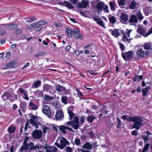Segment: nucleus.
Wrapping results in <instances>:
<instances>
[{
	"label": "nucleus",
	"mask_w": 152,
	"mask_h": 152,
	"mask_svg": "<svg viewBox=\"0 0 152 152\" xmlns=\"http://www.w3.org/2000/svg\"><path fill=\"white\" fill-rule=\"evenodd\" d=\"M124 120H126L129 122H133L134 124L132 128H135L138 130L140 127L143 125L142 117L138 116L129 117V115H124L122 116Z\"/></svg>",
	"instance_id": "obj_1"
},
{
	"label": "nucleus",
	"mask_w": 152,
	"mask_h": 152,
	"mask_svg": "<svg viewBox=\"0 0 152 152\" xmlns=\"http://www.w3.org/2000/svg\"><path fill=\"white\" fill-rule=\"evenodd\" d=\"M74 107L73 106H70L68 107L67 109L68 113L69 115V120H72V127L75 129L76 130L79 128L80 125L79 122V118L77 116L76 114L73 113L72 112L73 110Z\"/></svg>",
	"instance_id": "obj_2"
},
{
	"label": "nucleus",
	"mask_w": 152,
	"mask_h": 152,
	"mask_svg": "<svg viewBox=\"0 0 152 152\" xmlns=\"http://www.w3.org/2000/svg\"><path fill=\"white\" fill-rule=\"evenodd\" d=\"M70 143L66 139L63 137H58L56 142L55 143V145L61 149L64 148L66 145H69Z\"/></svg>",
	"instance_id": "obj_3"
},
{
	"label": "nucleus",
	"mask_w": 152,
	"mask_h": 152,
	"mask_svg": "<svg viewBox=\"0 0 152 152\" xmlns=\"http://www.w3.org/2000/svg\"><path fill=\"white\" fill-rule=\"evenodd\" d=\"M55 88L57 91L61 93V94L62 95L67 94L68 93V90L65 87L61 86L56 85L55 86Z\"/></svg>",
	"instance_id": "obj_4"
},
{
	"label": "nucleus",
	"mask_w": 152,
	"mask_h": 152,
	"mask_svg": "<svg viewBox=\"0 0 152 152\" xmlns=\"http://www.w3.org/2000/svg\"><path fill=\"white\" fill-rule=\"evenodd\" d=\"M30 117L31 119L29 120L30 123L34 126L36 129H37L39 127L38 126L40 125V124L37 121V117L35 115H33L31 116Z\"/></svg>",
	"instance_id": "obj_5"
},
{
	"label": "nucleus",
	"mask_w": 152,
	"mask_h": 152,
	"mask_svg": "<svg viewBox=\"0 0 152 152\" xmlns=\"http://www.w3.org/2000/svg\"><path fill=\"white\" fill-rule=\"evenodd\" d=\"M133 54L132 51L125 52L122 53V56L123 59L126 61H128L132 58Z\"/></svg>",
	"instance_id": "obj_6"
},
{
	"label": "nucleus",
	"mask_w": 152,
	"mask_h": 152,
	"mask_svg": "<svg viewBox=\"0 0 152 152\" xmlns=\"http://www.w3.org/2000/svg\"><path fill=\"white\" fill-rule=\"evenodd\" d=\"M33 138L35 139H39L42 136V132L41 131L35 130L32 133Z\"/></svg>",
	"instance_id": "obj_7"
},
{
	"label": "nucleus",
	"mask_w": 152,
	"mask_h": 152,
	"mask_svg": "<svg viewBox=\"0 0 152 152\" xmlns=\"http://www.w3.org/2000/svg\"><path fill=\"white\" fill-rule=\"evenodd\" d=\"M58 128L60 131H61L64 134H66L67 132L66 130H68L70 132L74 131L71 128H70L67 126H65L63 125L59 126L58 127Z\"/></svg>",
	"instance_id": "obj_8"
},
{
	"label": "nucleus",
	"mask_w": 152,
	"mask_h": 152,
	"mask_svg": "<svg viewBox=\"0 0 152 152\" xmlns=\"http://www.w3.org/2000/svg\"><path fill=\"white\" fill-rule=\"evenodd\" d=\"M73 36L75 38L79 39H81L83 38V36L80 34L78 29L74 28L73 29Z\"/></svg>",
	"instance_id": "obj_9"
},
{
	"label": "nucleus",
	"mask_w": 152,
	"mask_h": 152,
	"mask_svg": "<svg viewBox=\"0 0 152 152\" xmlns=\"http://www.w3.org/2000/svg\"><path fill=\"white\" fill-rule=\"evenodd\" d=\"M89 2L87 0H82L80 2L78 3L77 4V7L79 8H86Z\"/></svg>",
	"instance_id": "obj_10"
},
{
	"label": "nucleus",
	"mask_w": 152,
	"mask_h": 152,
	"mask_svg": "<svg viewBox=\"0 0 152 152\" xmlns=\"http://www.w3.org/2000/svg\"><path fill=\"white\" fill-rule=\"evenodd\" d=\"M42 111L48 117H50L51 113L49 108L48 106L46 105L44 106L42 109Z\"/></svg>",
	"instance_id": "obj_11"
},
{
	"label": "nucleus",
	"mask_w": 152,
	"mask_h": 152,
	"mask_svg": "<svg viewBox=\"0 0 152 152\" xmlns=\"http://www.w3.org/2000/svg\"><path fill=\"white\" fill-rule=\"evenodd\" d=\"M18 27L17 24L16 23H11L6 24L4 26L5 28L7 29H14L17 28Z\"/></svg>",
	"instance_id": "obj_12"
},
{
	"label": "nucleus",
	"mask_w": 152,
	"mask_h": 152,
	"mask_svg": "<svg viewBox=\"0 0 152 152\" xmlns=\"http://www.w3.org/2000/svg\"><path fill=\"white\" fill-rule=\"evenodd\" d=\"M44 149H45L46 152H57L58 151V149L54 146H46Z\"/></svg>",
	"instance_id": "obj_13"
},
{
	"label": "nucleus",
	"mask_w": 152,
	"mask_h": 152,
	"mask_svg": "<svg viewBox=\"0 0 152 152\" xmlns=\"http://www.w3.org/2000/svg\"><path fill=\"white\" fill-rule=\"evenodd\" d=\"M56 119L57 120H61L64 118V115L61 110L58 111L55 115Z\"/></svg>",
	"instance_id": "obj_14"
},
{
	"label": "nucleus",
	"mask_w": 152,
	"mask_h": 152,
	"mask_svg": "<svg viewBox=\"0 0 152 152\" xmlns=\"http://www.w3.org/2000/svg\"><path fill=\"white\" fill-rule=\"evenodd\" d=\"M105 6V4L102 1L98 2L96 8L99 12H101Z\"/></svg>",
	"instance_id": "obj_15"
},
{
	"label": "nucleus",
	"mask_w": 152,
	"mask_h": 152,
	"mask_svg": "<svg viewBox=\"0 0 152 152\" xmlns=\"http://www.w3.org/2000/svg\"><path fill=\"white\" fill-rule=\"evenodd\" d=\"M94 20L96 22V23L101 26L104 28H105V25L103 21L101 18L99 19L95 17L93 18Z\"/></svg>",
	"instance_id": "obj_16"
},
{
	"label": "nucleus",
	"mask_w": 152,
	"mask_h": 152,
	"mask_svg": "<svg viewBox=\"0 0 152 152\" xmlns=\"http://www.w3.org/2000/svg\"><path fill=\"white\" fill-rule=\"evenodd\" d=\"M121 22L124 23L126 22L128 19V15L125 13H122L120 16Z\"/></svg>",
	"instance_id": "obj_17"
},
{
	"label": "nucleus",
	"mask_w": 152,
	"mask_h": 152,
	"mask_svg": "<svg viewBox=\"0 0 152 152\" xmlns=\"http://www.w3.org/2000/svg\"><path fill=\"white\" fill-rule=\"evenodd\" d=\"M149 135H151V134L148 131L145 132L144 134L142 135V138L144 140L145 142H148L149 140L150 139V137H149Z\"/></svg>",
	"instance_id": "obj_18"
},
{
	"label": "nucleus",
	"mask_w": 152,
	"mask_h": 152,
	"mask_svg": "<svg viewBox=\"0 0 152 152\" xmlns=\"http://www.w3.org/2000/svg\"><path fill=\"white\" fill-rule=\"evenodd\" d=\"M119 29H115L114 30L111 29L109 30V31L111 32L112 35L117 37L118 36H120V34L119 31Z\"/></svg>",
	"instance_id": "obj_19"
},
{
	"label": "nucleus",
	"mask_w": 152,
	"mask_h": 152,
	"mask_svg": "<svg viewBox=\"0 0 152 152\" xmlns=\"http://www.w3.org/2000/svg\"><path fill=\"white\" fill-rule=\"evenodd\" d=\"M145 27H143L141 26H139L137 28V32L139 33L141 35H143L146 31Z\"/></svg>",
	"instance_id": "obj_20"
},
{
	"label": "nucleus",
	"mask_w": 152,
	"mask_h": 152,
	"mask_svg": "<svg viewBox=\"0 0 152 152\" xmlns=\"http://www.w3.org/2000/svg\"><path fill=\"white\" fill-rule=\"evenodd\" d=\"M138 21V20L136 16L134 15H132L130 16L129 21L130 23H137Z\"/></svg>",
	"instance_id": "obj_21"
},
{
	"label": "nucleus",
	"mask_w": 152,
	"mask_h": 152,
	"mask_svg": "<svg viewBox=\"0 0 152 152\" xmlns=\"http://www.w3.org/2000/svg\"><path fill=\"white\" fill-rule=\"evenodd\" d=\"M84 148L87 149L91 150L93 147V145L90 143L89 142H86L82 146Z\"/></svg>",
	"instance_id": "obj_22"
},
{
	"label": "nucleus",
	"mask_w": 152,
	"mask_h": 152,
	"mask_svg": "<svg viewBox=\"0 0 152 152\" xmlns=\"http://www.w3.org/2000/svg\"><path fill=\"white\" fill-rule=\"evenodd\" d=\"M28 148V144L27 143L23 142V145L21 146L20 150L21 152H22L23 151L27 150Z\"/></svg>",
	"instance_id": "obj_23"
},
{
	"label": "nucleus",
	"mask_w": 152,
	"mask_h": 152,
	"mask_svg": "<svg viewBox=\"0 0 152 152\" xmlns=\"http://www.w3.org/2000/svg\"><path fill=\"white\" fill-rule=\"evenodd\" d=\"M143 47L145 50L152 49V45L150 43L145 42L143 45Z\"/></svg>",
	"instance_id": "obj_24"
},
{
	"label": "nucleus",
	"mask_w": 152,
	"mask_h": 152,
	"mask_svg": "<svg viewBox=\"0 0 152 152\" xmlns=\"http://www.w3.org/2000/svg\"><path fill=\"white\" fill-rule=\"evenodd\" d=\"M63 4L64 6L70 9H72L74 8L73 6L68 1H64Z\"/></svg>",
	"instance_id": "obj_25"
},
{
	"label": "nucleus",
	"mask_w": 152,
	"mask_h": 152,
	"mask_svg": "<svg viewBox=\"0 0 152 152\" xmlns=\"http://www.w3.org/2000/svg\"><path fill=\"white\" fill-rule=\"evenodd\" d=\"M150 87L147 86L144 89L142 90V96L144 97L146 94L147 92H149L150 89Z\"/></svg>",
	"instance_id": "obj_26"
},
{
	"label": "nucleus",
	"mask_w": 152,
	"mask_h": 152,
	"mask_svg": "<svg viewBox=\"0 0 152 152\" xmlns=\"http://www.w3.org/2000/svg\"><path fill=\"white\" fill-rule=\"evenodd\" d=\"M142 75H137V76H134V77L132 79L134 82H135L136 81L138 82H140L142 79Z\"/></svg>",
	"instance_id": "obj_27"
},
{
	"label": "nucleus",
	"mask_w": 152,
	"mask_h": 152,
	"mask_svg": "<svg viewBox=\"0 0 152 152\" xmlns=\"http://www.w3.org/2000/svg\"><path fill=\"white\" fill-rule=\"evenodd\" d=\"M72 31L69 28H67L66 29V33L67 35L69 37H72Z\"/></svg>",
	"instance_id": "obj_28"
},
{
	"label": "nucleus",
	"mask_w": 152,
	"mask_h": 152,
	"mask_svg": "<svg viewBox=\"0 0 152 152\" xmlns=\"http://www.w3.org/2000/svg\"><path fill=\"white\" fill-rule=\"evenodd\" d=\"M137 54L139 57H143L145 56V52L141 49L138 50L137 52Z\"/></svg>",
	"instance_id": "obj_29"
},
{
	"label": "nucleus",
	"mask_w": 152,
	"mask_h": 152,
	"mask_svg": "<svg viewBox=\"0 0 152 152\" xmlns=\"http://www.w3.org/2000/svg\"><path fill=\"white\" fill-rule=\"evenodd\" d=\"M41 82L39 80H37L34 82V85L32 86V88H37L40 86L41 85Z\"/></svg>",
	"instance_id": "obj_30"
},
{
	"label": "nucleus",
	"mask_w": 152,
	"mask_h": 152,
	"mask_svg": "<svg viewBox=\"0 0 152 152\" xmlns=\"http://www.w3.org/2000/svg\"><path fill=\"white\" fill-rule=\"evenodd\" d=\"M137 18L140 20H142L143 19L144 17L140 10H138L137 13Z\"/></svg>",
	"instance_id": "obj_31"
},
{
	"label": "nucleus",
	"mask_w": 152,
	"mask_h": 152,
	"mask_svg": "<svg viewBox=\"0 0 152 152\" xmlns=\"http://www.w3.org/2000/svg\"><path fill=\"white\" fill-rule=\"evenodd\" d=\"M149 144L147 143L145 146L142 148V151L141 149H139V151H141V152H145L148 151L149 150Z\"/></svg>",
	"instance_id": "obj_32"
},
{
	"label": "nucleus",
	"mask_w": 152,
	"mask_h": 152,
	"mask_svg": "<svg viewBox=\"0 0 152 152\" xmlns=\"http://www.w3.org/2000/svg\"><path fill=\"white\" fill-rule=\"evenodd\" d=\"M109 5L111 10L113 11L115 10V8L116 6V4L115 2L113 1L110 2L109 3Z\"/></svg>",
	"instance_id": "obj_33"
},
{
	"label": "nucleus",
	"mask_w": 152,
	"mask_h": 152,
	"mask_svg": "<svg viewBox=\"0 0 152 152\" xmlns=\"http://www.w3.org/2000/svg\"><path fill=\"white\" fill-rule=\"evenodd\" d=\"M46 54V52L45 51L40 52L35 55L33 56L34 58H37L39 56H42Z\"/></svg>",
	"instance_id": "obj_34"
},
{
	"label": "nucleus",
	"mask_w": 152,
	"mask_h": 152,
	"mask_svg": "<svg viewBox=\"0 0 152 152\" xmlns=\"http://www.w3.org/2000/svg\"><path fill=\"white\" fill-rule=\"evenodd\" d=\"M10 96V94L8 92H5L2 96V98L4 101L8 99V98Z\"/></svg>",
	"instance_id": "obj_35"
},
{
	"label": "nucleus",
	"mask_w": 152,
	"mask_h": 152,
	"mask_svg": "<svg viewBox=\"0 0 152 152\" xmlns=\"http://www.w3.org/2000/svg\"><path fill=\"white\" fill-rule=\"evenodd\" d=\"M54 97L53 96H50L46 94L45 95L44 99L47 101H50Z\"/></svg>",
	"instance_id": "obj_36"
},
{
	"label": "nucleus",
	"mask_w": 152,
	"mask_h": 152,
	"mask_svg": "<svg viewBox=\"0 0 152 152\" xmlns=\"http://www.w3.org/2000/svg\"><path fill=\"white\" fill-rule=\"evenodd\" d=\"M20 106L23 110V111H25L26 108L27 104L24 102H21L20 104Z\"/></svg>",
	"instance_id": "obj_37"
},
{
	"label": "nucleus",
	"mask_w": 152,
	"mask_h": 152,
	"mask_svg": "<svg viewBox=\"0 0 152 152\" xmlns=\"http://www.w3.org/2000/svg\"><path fill=\"white\" fill-rule=\"evenodd\" d=\"M15 64V61H12L6 64V68H10L12 67Z\"/></svg>",
	"instance_id": "obj_38"
},
{
	"label": "nucleus",
	"mask_w": 152,
	"mask_h": 152,
	"mask_svg": "<svg viewBox=\"0 0 152 152\" xmlns=\"http://www.w3.org/2000/svg\"><path fill=\"white\" fill-rule=\"evenodd\" d=\"M115 17L114 16L110 17L109 19L110 23L112 24H114L116 22Z\"/></svg>",
	"instance_id": "obj_39"
},
{
	"label": "nucleus",
	"mask_w": 152,
	"mask_h": 152,
	"mask_svg": "<svg viewBox=\"0 0 152 152\" xmlns=\"http://www.w3.org/2000/svg\"><path fill=\"white\" fill-rule=\"evenodd\" d=\"M96 118L94 115H90L87 118V121L88 122L92 123L94 121V120L96 119Z\"/></svg>",
	"instance_id": "obj_40"
},
{
	"label": "nucleus",
	"mask_w": 152,
	"mask_h": 152,
	"mask_svg": "<svg viewBox=\"0 0 152 152\" xmlns=\"http://www.w3.org/2000/svg\"><path fill=\"white\" fill-rule=\"evenodd\" d=\"M29 147H30L29 149V151H30L34 149V148H34V143L32 142H30L28 144V148H29Z\"/></svg>",
	"instance_id": "obj_41"
},
{
	"label": "nucleus",
	"mask_w": 152,
	"mask_h": 152,
	"mask_svg": "<svg viewBox=\"0 0 152 152\" xmlns=\"http://www.w3.org/2000/svg\"><path fill=\"white\" fill-rule=\"evenodd\" d=\"M136 2L133 1L131 2V3L130 5V8L131 9H134L136 6Z\"/></svg>",
	"instance_id": "obj_42"
},
{
	"label": "nucleus",
	"mask_w": 152,
	"mask_h": 152,
	"mask_svg": "<svg viewBox=\"0 0 152 152\" xmlns=\"http://www.w3.org/2000/svg\"><path fill=\"white\" fill-rule=\"evenodd\" d=\"M67 97L65 96H62L61 98L62 102L64 104H67Z\"/></svg>",
	"instance_id": "obj_43"
},
{
	"label": "nucleus",
	"mask_w": 152,
	"mask_h": 152,
	"mask_svg": "<svg viewBox=\"0 0 152 152\" xmlns=\"http://www.w3.org/2000/svg\"><path fill=\"white\" fill-rule=\"evenodd\" d=\"M107 108L105 106H104L101 109V112L103 113H104L105 114H107L108 112V110H106Z\"/></svg>",
	"instance_id": "obj_44"
},
{
	"label": "nucleus",
	"mask_w": 152,
	"mask_h": 152,
	"mask_svg": "<svg viewBox=\"0 0 152 152\" xmlns=\"http://www.w3.org/2000/svg\"><path fill=\"white\" fill-rule=\"evenodd\" d=\"M16 129L15 127H11L9 128L8 129V132L10 133H14Z\"/></svg>",
	"instance_id": "obj_45"
},
{
	"label": "nucleus",
	"mask_w": 152,
	"mask_h": 152,
	"mask_svg": "<svg viewBox=\"0 0 152 152\" xmlns=\"http://www.w3.org/2000/svg\"><path fill=\"white\" fill-rule=\"evenodd\" d=\"M37 24V23H34L29 25L27 27V28L29 29H31L33 28L34 27L36 26Z\"/></svg>",
	"instance_id": "obj_46"
},
{
	"label": "nucleus",
	"mask_w": 152,
	"mask_h": 152,
	"mask_svg": "<svg viewBox=\"0 0 152 152\" xmlns=\"http://www.w3.org/2000/svg\"><path fill=\"white\" fill-rule=\"evenodd\" d=\"M125 0H121L120 1H118V3L119 6H124L126 5Z\"/></svg>",
	"instance_id": "obj_47"
},
{
	"label": "nucleus",
	"mask_w": 152,
	"mask_h": 152,
	"mask_svg": "<svg viewBox=\"0 0 152 152\" xmlns=\"http://www.w3.org/2000/svg\"><path fill=\"white\" fill-rule=\"evenodd\" d=\"M37 23V24L41 25H43L47 24V22L44 20H40Z\"/></svg>",
	"instance_id": "obj_48"
},
{
	"label": "nucleus",
	"mask_w": 152,
	"mask_h": 152,
	"mask_svg": "<svg viewBox=\"0 0 152 152\" xmlns=\"http://www.w3.org/2000/svg\"><path fill=\"white\" fill-rule=\"evenodd\" d=\"M29 106L33 110H36L37 109V106L34 104L33 102H30L29 104Z\"/></svg>",
	"instance_id": "obj_49"
},
{
	"label": "nucleus",
	"mask_w": 152,
	"mask_h": 152,
	"mask_svg": "<svg viewBox=\"0 0 152 152\" xmlns=\"http://www.w3.org/2000/svg\"><path fill=\"white\" fill-rule=\"evenodd\" d=\"M43 91H48L49 89V86L48 84H44L43 86Z\"/></svg>",
	"instance_id": "obj_50"
},
{
	"label": "nucleus",
	"mask_w": 152,
	"mask_h": 152,
	"mask_svg": "<svg viewBox=\"0 0 152 152\" xmlns=\"http://www.w3.org/2000/svg\"><path fill=\"white\" fill-rule=\"evenodd\" d=\"M22 31L20 29H17L14 32V34L17 35H18L20 34H21Z\"/></svg>",
	"instance_id": "obj_51"
},
{
	"label": "nucleus",
	"mask_w": 152,
	"mask_h": 152,
	"mask_svg": "<svg viewBox=\"0 0 152 152\" xmlns=\"http://www.w3.org/2000/svg\"><path fill=\"white\" fill-rule=\"evenodd\" d=\"M104 11V12H106L107 13H109V8L107 5H105L104 7L103 8Z\"/></svg>",
	"instance_id": "obj_52"
},
{
	"label": "nucleus",
	"mask_w": 152,
	"mask_h": 152,
	"mask_svg": "<svg viewBox=\"0 0 152 152\" xmlns=\"http://www.w3.org/2000/svg\"><path fill=\"white\" fill-rule=\"evenodd\" d=\"M76 145H78L80 143V139L76 138L74 141Z\"/></svg>",
	"instance_id": "obj_53"
},
{
	"label": "nucleus",
	"mask_w": 152,
	"mask_h": 152,
	"mask_svg": "<svg viewBox=\"0 0 152 152\" xmlns=\"http://www.w3.org/2000/svg\"><path fill=\"white\" fill-rule=\"evenodd\" d=\"M85 121V117L83 116L81 117L80 118V122H79L80 125H81Z\"/></svg>",
	"instance_id": "obj_54"
},
{
	"label": "nucleus",
	"mask_w": 152,
	"mask_h": 152,
	"mask_svg": "<svg viewBox=\"0 0 152 152\" xmlns=\"http://www.w3.org/2000/svg\"><path fill=\"white\" fill-rule=\"evenodd\" d=\"M117 121L118 123L117 127L118 128H119L121 125V121L120 119L118 118H117Z\"/></svg>",
	"instance_id": "obj_55"
},
{
	"label": "nucleus",
	"mask_w": 152,
	"mask_h": 152,
	"mask_svg": "<svg viewBox=\"0 0 152 152\" xmlns=\"http://www.w3.org/2000/svg\"><path fill=\"white\" fill-rule=\"evenodd\" d=\"M11 54L10 52H7L6 53L5 58L7 59H9L11 57Z\"/></svg>",
	"instance_id": "obj_56"
},
{
	"label": "nucleus",
	"mask_w": 152,
	"mask_h": 152,
	"mask_svg": "<svg viewBox=\"0 0 152 152\" xmlns=\"http://www.w3.org/2000/svg\"><path fill=\"white\" fill-rule=\"evenodd\" d=\"M151 34H152V27L148 31L147 33H146V35L144 37H146Z\"/></svg>",
	"instance_id": "obj_57"
},
{
	"label": "nucleus",
	"mask_w": 152,
	"mask_h": 152,
	"mask_svg": "<svg viewBox=\"0 0 152 152\" xmlns=\"http://www.w3.org/2000/svg\"><path fill=\"white\" fill-rule=\"evenodd\" d=\"M42 28V26L41 25H39L36 26L35 28V30L36 31H39Z\"/></svg>",
	"instance_id": "obj_58"
},
{
	"label": "nucleus",
	"mask_w": 152,
	"mask_h": 152,
	"mask_svg": "<svg viewBox=\"0 0 152 152\" xmlns=\"http://www.w3.org/2000/svg\"><path fill=\"white\" fill-rule=\"evenodd\" d=\"M38 96L40 97H43L44 94L43 92L42 91H38Z\"/></svg>",
	"instance_id": "obj_59"
},
{
	"label": "nucleus",
	"mask_w": 152,
	"mask_h": 152,
	"mask_svg": "<svg viewBox=\"0 0 152 152\" xmlns=\"http://www.w3.org/2000/svg\"><path fill=\"white\" fill-rule=\"evenodd\" d=\"M53 104L54 106L58 108V107L59 106V104L58 102L57 101H54L53 102Z\"/></svg>",
	"instance_id": "obj_60"
},
{
	"label": "nucleus",
	"mask_w": 152,
	"mask_h": 152,
	"mask_svg": "<svg viewBox=\"0 0 152 152\" xmlns=\"http://www.w3.org/2000/svg\"><path fill=\"white\" fill-rule=\"evenodd\" d=\"M18 90L21 94H24L27 92V91H25L24 89L21 88H20Z\"/></svg>",
	"instance_id": "obj_61"
},
{
	"label": "nucleus",
	"mask_w": 152,
	"mask_h": 152,
	"mask_svg": "<svg viewBox=\"0 0 152 152\" xmlns=\"http://www.w3.org/2000/svg\"><path fill=\"white\" fill-rule=\"evenodd\" d=\"M66 152H72V150L71 148L69 146H67L65 148Z\"/></svg>",
	"instance_id": "obj_62"
},
{
	"label": "nucleus",
	"mask_w": 152,
	"mask_h": 152,
	"mask_svg": "<svg viewBox=\"0 0 152 152\" xmlns=\"http://www.w3.org/2000/svg\"><path fill=\"white\" fill-rule=\"evenodd\" d=\"M149 8V7L148 6H146L144 8V12H145V15L146 13H147L148 10Z\"/></svg>",
	"instance_id": "obj_63"
},
{
	"label": "nucleus",
	"mask_w": 152,
	"mask_h": 152,
	"mask_svg": "<svg viewBox=\"0 0 152 152\" xmlns=\"http://www.w3.org/2000/svg\"><path fill=\"white\" fill-rule=\"evenodd\" d=\"M120 48L123 51L125 49V46L123 45V44L120 43Z\"/></svg>",
	"instance_id": "obj_64"
}]
</instances>
